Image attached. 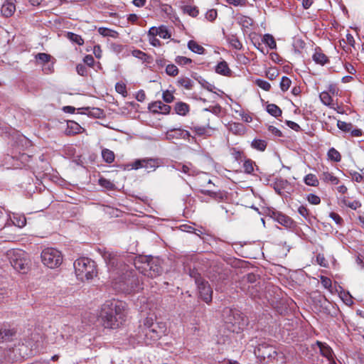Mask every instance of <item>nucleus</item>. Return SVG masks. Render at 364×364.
Returning <instances> with one entry per match:
<instances>
[{"label":"nucleus","mask_w":364,"mask_h":364,"mask_svg":"<svg viewBox=\"0 0 364 364\" xmlns=\"http://www.w3.org/2000/svg\"><path fill=\"white\" fill-rule=\"evenodd\" d=\"M125 303L119 300L106 301L101 307L100 317L105 328H117L124 321Z\"/></svg>","instance_id":"f257e3e1"},{"label":"nucleus","mask_w":364,"mask_h":364,"mask_svg":"<svg viewBox=\"0 0 364 364\" xmlns=\"http://www.w3.org/2000/svg\"><path fill=\"white\" fill-rule=\"evenodd\" d=\"M166 324L162 321H154L151 318H146L143 333H144V342L146 345H151L166 334Z\"/></svg>","instance_id":"f03ea898"},{"label":"nucleus","mask_w":364,"mask_h":364,"mask_svg":"<svg viewBox=\"0 0 364 364\" xmlns=\"http://www.w3.org/2000/svg\"><path fill=\"white\" fill-rule=\"evenodd\" d=\"M73 266L77 279L82 282L92 280L97 274L96 263L90 258H79Z\"/></svg>","instance_id":"7ed1b4c3"},{"label":"nucleus","mask_w":364,"mask_h":364,"mask_svg":"<svg viewBox=\"0 0 364 364\" xmlns=\"http://www.w3.org/2000/svg\"><path fill=\"white\" fill-rule=\"evenodd\" d=\"M134 264L141 273L151 277L161 274L163 271L159 259L154 258L150 256H139L136 257Z\"/></svg>","instance_id":"20e7f679"},{"label":"nucleus","mask_w":364,"mask_h":364,"mask_svg":"<svg viewBox=\"0 0 364 364\" xmlns=\"http://www.w3.org/2000/svg\"><path fill=\"white\" fill-rule=\"evenodd\" d=\"M223 319L227 328L233 333H240L248 323V319L237 309L226 308L223 311Z\"/></svg>","instance_id":"39448f33"},{"label":"nucleus","mask_w":364,"mask_h":364,"mask_svg":"<svg viewBox=\"0 0 364 364\" xmlns=\"http://www.w3.org/2000/svg\"><path fill=\"white\" fill-rule=\"evenodd\" d=\"M190 277L195 281L199 297L206 304H210L213 299V289L208 282L202 277L200 274L195 269L190 271Z\"/></svg>","instance_id":"423d86ee"},{"label":"nucleus","mask_w":364,"mask_h":364,"mask_svg":"<svg viewBox=\"0 0 364 364\" xmlns=\"http://www.w3.org/2000/svg\"><path fill=\"white\" fill-rule=\"evenodd\" d=\"M41 257L44 265L51 269L59 267L63 262L61 252L52 247L43 250L41 252Z\"/></svg>","instance_id":"0eeeda50"},{"label":"nucleus","mask_w":364,"mask_h":364,"mask_svg":"<svg viewBox=\"0 0 364 364\" xmlns=\"http://www.w3.org/2000/svg\"><path fill=\"white\" fill-rule=\"evenodd\" d=\"M254 353L260 360H264L266 358L272 360L277 355V352L274 346L266 342L259 343L254 350Z\"/></svg>","instance_id":"6e6552de"},{"label":"nucleus","mask_w":364,"mask_h":364,"mask_svg":"<svg viewBox=\"0 0 364 364\" xmlns=\"http://www.w3.org/2000/svg\"><path fill=\"white\" fill-rule=\"evenodd\" d=\"M101 254L110 271H116V273L118 274L119 272L117 270L119 269V266L123 267L122 271L125 270L126 266L122 264V259L117 253L108 250H104Z\"/></svg>","instance_id":"1a4fd4ad"},{"label":"nucleus","mask_w":364,"mask_h":364,"mask_svg":"<svg viewBox=\"0 0 364 364\" xmlns=\"http://www.w3.org/2000/svg\"><path fill=\"white\" fill-rule=\"evenodd\" d=\"M9 261L14 269L18 272H25L27 269L28 262L23 251H14L9 255Z\"/></svg>","instance_id":"9d476101"},{"label":"nucleus","mask_w":364,"mask_h":364,"mask_svg":"<svg viewBox=\"0 0 364 364\" xmlns=\"http://www.w3.org/2000/svg\"><path fill=\"white\" fill-rule=\"evenodd\" d=\"M268 215L274 220L287 228H293L295 227V223L294 220L290 217L281 212L274 210H269Z\"/></svg>","instance_id":"9b49d317"},{"label":"nucleus","mask_w":364,"mask_h":364,"mask_svg":"<svg viewBox=\"0 0 364 364\" xmlns=\"http://www.w3.org/2000/svg\"><path fill=\"white\" fill-rule=\"evenodd\" d=\"M173 168L187 176H193L198 175L200 171L190 162L186 164L176 163Z\"/></svg>","instance_id":"f8f14e48"},{"label":"nucleus","mask_w":364,"mask_h":364,"mask_svg":"<svg viewBox=\"0 0 364 364\" xmlns=\"http://www.w3.org/2000/svg\"><path fill=\"white\" fill-rule=\"evenodd\" d=\"M148 109L154 114H167L171 111V107L161 101H156L149 105Z\"/></svg>","instance_id":"ddd939ff"},{"label":"nucleus","mask_w":364,"mask_h":364,"mask_svg":"<svg viewBox=\"0 0 364 364\" xmlns=\"http://www.w3.org/2000/svg\"><path fill=\"white\" fill-rule=\"evenodd\" d=\"M16 1L15 0H6L4 4L1 6V14L6 17L9 18L13 16L16 11Z\"/></svg>","instance_id":"4468645a"},{"label":"nucleus","mask_w":364,"mask_h":364,"mask_svg":"<svg viewBox=\"0 0 364 364\" xmlns=\"http://www.w3.org/2000/svg\"><path fill=\"white\" fill-rule=\"evenodd\" d=\"M190 136V132L182 129H172L167 132V137L168 139H188Z\"/></svg>","instance_id":"2eb2a0df"},{"label":"nucleus","mask_w":364,"mask_h":364,"mask_svg":"<svg viewBox=\"0 0 364 364\" xmlns=\"http://www.w3.org/2000/svg\"><path fill=\"white\" fill-rule=\"evenodd\" d=\"M78 109L81 110L80 113L86 114L88 116H92L95 118H100L103 115V111L100 108L82 107Z\"/></svg>","instance_id":"dca6fc26"},{"label":"nucleus","mask_w":364,"mask_h":364,"mask_svg":"<svg viewBox=\"0 0 364 364\" xmlns=\"http://www.w3.org/2000/svg\"><path fill=\"white\" fill-rule=\"evenodd\" d=\"M15 335L16 332L14 330L0 328V343L11 341Z\"/></svg>","instance_id":"f3484780"},{"label":"nucleus","mask_w":364,"mask_h":364,"mask_svg":"<svg viewBox=\"0 0 364 364\" xmlns=\"http://www.w3.org/2000/svg\"><path fill=\"white\" fill-rule=\"evenodd\" d=\"M228 129L234 134L242 135L245 132V127L243 124L239 122H232L228 124Z\"/></svg>","instance_id":"a211bd4d"},{"label":"nucleus","mask_w":364,"mask_h":364,"mask_svg":"<svg viewBox=\"0 0 364 364\" xmlns=\"http://www.w3.org/2000/svg\"><path fill=\"white\" fill-rule=\"evenodd\" d=\"M312 58L316 63L321 65H323L328 62V57L321 52V49H316Z\"/></svg>","instance_id":"6ab92c4d"},{"label":"nucleus","mask_w":364,"mask_h":364,"mask_svg":"<svg viewBox=\"0 0 364 364\" xmlns=\"http://www.w3.org/2000/svg\"><path fill=\"white\" fill-rule=\"evenodd\" d=\"M215 72L218 74L225 75V76H230L232 71L229 68V66L225 60H223L220 62L216 68H215Z\"/></svg>","instance_id":"aec40b11"},{"label":"nucleus","mask_w":364,"mask_h":364,"mask_svg":"<svg viewBox=\"0 0 364 364\" xmlns=\"http://www.w3.org/2000/svg\"><path fill=\"white\" fill-rule=\"evenodd\" d=\"M258 279V276L255 274H247L245 277H243L242 282L245 283V285L246 284H248V287L247 289V293L250 295H253V292L250 291V285H252V287L253 288V284L257 282Z\"/></svg>","instance_id":"412c9836"},{"label":"nucleus","mask_w":364,"mask_h":364,"mask_svg":"<svg viewBox=\"0 0 364 364\" xmlns=\"http://www.w3.org/2000/svg\"><path fill=\"white\" fill-rule=\"evenodd\" d=\"M176 113L178 115L186 116L190 110L189 105L183 102L176 103L174 107Z\"/></svg>","instance_id":"4be33fe9"},{"label":"nucleus","mask_w":364,"mask_h":364,"mask_svg":"<svg viewBox=\"0 0 364 364\" xmlns=\"http://www.w3.org/2000/svg\"><path fill=\"white\" fill-rule=\"evenodd\" d=\"M316 343L319 347L321 355L329 360L331 359L333 350L331 348V347L326 345V343H321L320 341H317Z\"/></svg>","instance_id":"5701e85b"},{"label":"nucleus","mask_w":364,"mask_h":364,"mask_svg":"<svg viewBox=\"0 0 364 364\" xmlns=\"http://www.w3.org/2000/svg\"><path fill=\"white\" fill-rule=\"evenodd\" d=\"M132 55L134 57L141 60L143 63H150L152 60V58L150 55H149L146 53H145L144 52H143L140 50H137V49L133 50L132 51Z\"/></svg>","instance_id":"b1692460"},{"label":"nucleus","mask_w":364,"mask_h":364,"mask_svg":"<svg viewBox=\"0 0 364 364\" xmlns=\"http://www.w3.org/2000/svg\"><path fill=\"white\" fill-rule=\"evenodd\" d=\"M82 128L79 124L74 121L68 122V127L66 132L68 134H76L81 132Z\"/></svg>","instance_id":"393cba45"},{"label":"nucleus","mask_w":364,"mask_h":364,"mask_svg":"<svg viewBox=\"0 0 364 364\" xmlns=\"http://www.w3.org/2000/svg\"><path fill=\"white\" fill-rule=\"evenodd\" d=\"M287 185L288 181L287 180L283 178H279L274 181L273 184V188L279 195H282V190L284 189Z\"/></svg>","instance_id":"a878e982"},{"label":"nucleus","mask_w":364,"mask_h":364,"mask_svg":"<svg viewBox=\"0 0 364 364\" xmlns=\"http://www.w3.org/2000/svg\"><path fill=\"white\" fill-rule=\"evenodd\" d=\"M188 48L193 53L203 54L205 49L195 41L191 40L188 43Z\"/></svg>","instance_id":"bb28decb"},{"label":"nucleus","mask_w":364,"mask_h":364,"mask_svg":"<svg viewBox=\"0 0 364 364\" xmlns=\"http://www.w3.org/2000/svg\"><path fill=\"white\" fill-rule=\"evenodd\" d=\"M199 192L203 195L208 196L215 200H222L223 198V194L220 191L201 188L199 190Z\"/></svg>","instance_id":"cd10ccee"},{"label":"nucleus","mask_w":364,"mask_h":364,"mask_svg":"<svg viewBox=\"0 0 364 364\" xmlns=\"http://www.w3.org/2000/svg\"><path fill=\"white\" fill-rule=\"evenodd\" d=\"M267 143L265 140L255 139L252 141L251 146L259 151H264L267 148Z\"/></svg>","instance_id":"c85d7f7f"},{"label":"nucleus","mask_w":364,"mask_h":364,"mask_svg":"<svg viewBox=\"0 0 364 364\" xmlns=\"http://www.w3.org/2000/svg\"><path fill=\"white\" fill-rule=\"evenodd\" d=\"M321 178L324 182H330L333 185H336L339 183V179L336 176H333L331 173L327 171L323 172L321 174Z\"/></svg>","instance_id":"c756f323"},{"label":"nucleus","mask_w":364,"mask_h":364,"mask_svg":"<svg viewBox=\"0 0 364 364\" xmlns=\"http://www.w3.org/2000/svg\"><path fill=\"white\" fill-rule=\"evenodd\" d=\"M102 156L103 160L108 164L112 163L115 158L114 152L108 149H104L102 151Z\"/></svg>","instance_id":"7c9ffc66"},{"label":"nucleus","mask_w":364,"mask_h":364,"mask_svg":"<svg viewBox=\"0 0 364 364\" xmlns=\"http://www.w3.org/2000/svg\"><path fill=\"white\" fill-rule=\"evenodd\" d=\"M177 84L186 90H191L193 86V82L187 77H180L177 81Z\"/></svg>","instance_id":"2f4dec72"},{"label":"nucleus","mask_w":364,"mask_h":364,"mask_svg":"<svg viewBox=\"0 0 364 364\" xmlns=\"http://www.w3.org/2000/svg\"><path fill=\"white\" fill-rule=\"evenodd\" d=\"M267 112L273 117H277L282 115V109L274 104H269L267 106Z\"/></svg>","instance_id":"473e14b6"},{"label":"nucleus","mask_w":364,"mask_h":364,"mask_svg":"<svg viewBox=\"0 0 364 364\" xmlns=\"http://www.w3.org/2000/svg\"><path fill=\"white\" fill-rule=\"evenodd\" d=\"M327 156L328 159L334 162H339L341 160V154L333 147L328 150Z\"/></svg>","instance_id":"72a5a7b5"},{"label":"nucleus","mask_w":364,"mask_h":364,"mask_svg":"<svg viewBox=\"0 0 364 364\" xmlns=\"http://www.w3.org/2000/svg\"><path fill=\"white\" fill-rule=\"evenodd\" d=\"M228 41L230 46L236 50H241L242 45L235 35H230L228 37Z\"/></svg>","instance_id":"f704fd0d"},{"label":"nucleus","mask_w":364,"mask_h":364,"mask_svg":"<svg viewBox=\"0 0 364 364\" xmlns=\"http://www.w3.org/2000/svg\"><path fill=\"white\" fill-rule=\"evenodd\" d=\"M304 183L310 186H318V180L316 175L312 173L307 174L304 179Z\"/></svg>","instance_id":"c9c22d12"},{"label":"nucleus","mask_w":364,"mask_h":364,"mask_svg":"<svg viewBox=\"0 0 364 364\" xmlns=\"http://www.w3.org/2000/svg\"><path fill=\"white\" fill-rule=\"evenodd\" d=\"M341 203L344 205H346L353 210H356L357 208H358L361 206V203L359 201H358V200L350 201L346 197H343L341 198Z\"/></svg>","instance_id":"e433bc0d"},{"label":"nucleus","mask_w":364,"mask_h":364,"mask_svg":"<svg viewBox=\"0 0 364 364\" xmlns=\"http://www.w3.org/2000/svg\"><path fill=\"white\" fill-rule=\"evenodd\" d=\"M183 11L184 14H187L192 17H196L199 11L196 6L186 5L183 7Z\"/></svg>","instance_id":"4c0bfd02"},{"label":"nucleus","mask_w":364,"mask_h":364,"mask_svg":"<svg viewBox=\"0 0 364 364\" xmlns=\"http://www.w3.org/2000/svg\"><path fill=\"white\" fill-rule=\"evenodd\" d=\"M262 41L267 45L269 48L274 49L277 47L276 41L274 38V37L269 33L264 34L262 38Z\"/></svg>","instance_id":"58836bf2"},{"label":"nucleus","mask_w":364,"mask_h":364,"mask_svg":"<svg viewBox=\"0 0 364 364\" xmlns=\"http://www.w3.org/2000/svg\"><path fill=\"white\" fill-rule=\"evenodd\" d=\"M319 97L323 104L326 106L331 107L332 105L333 98L328 92L323 91L320 93Z\"/></svg>","instance_id":"ea45409f"},{"label":"nucleus","mask_w":364,"mask_h":364,"mask_svg":"<svg viewBox=\"0 0 364 364\" xmlns=\"http://www.w3.org/2000/svg\"><path fill=\"white\" fill-rule=\"evenodd\" d=\"M67 37L70 41L77 43L79 46H82L84 43V40L82 39V38L80 35H77L76 33L68 32Z\"/></svg>","instance_id":"a19ab883"},{"label":"nucleus","mask_w":364,"mask_h":364,"mask_svg":"<svg viewBox=\"0 0 364 364\" xmlns=\"http://www.w3.org/2000/svg\"><path fill=\"white\" fill-rule=\"evenodd\" d=\"M98 32L100 35L103 36H110L115 38L117 35V32H116L115 31L105 27L99 28Z\"/></svg>","instance_id":"79ce46f5"},{"label":"nucleus","mask_w":364,"mask_h":364,"mask_svg":"<svg viewBox=\"0 0 364 364\" xmlns=\"http://www.w3.org/2000/svg\"><path fill=\"white\" fill-rule=\"evenodd\" d=\"M337 127L339 129L345 132H349L353 129V124L351 123H347L341 120L337 122Z\"/></svg>","instance_id":"37998d69"},{"label":"nucleus","mask_w":364,"mask_h":364,"mask_svg":"<svg viewBox=\"0 0 364 364\" xmlns=\"http://www.w3.org/2000/svg\"><path fill=\"white\" fill-rule=\"evenodd\" d=\"M166 73L171 77H175L178 74V68L173 64H168L166 67Z\"/></svg>","instance_id":"c03bdc74"},{"label":"nucleus","mask_w":364,"mask_h":364,"mask_svg":"<svg viewBox=\"0 0 364 364\" xmlns=\"http://www.w3.org/2000/svg\"><path fill=\"white\" fill-rule=\"evenodd\" d=\"M99 184L108 190H113L114 188V184L111 182L109 180H107L104 178H100L99 179Z\"/></svg>","instance_id":"a18cd8bd"},{"label":"nucleus","mask_w":364,"mask_h":364,"mask_svg":"<svg viewBox=\"0 0 364 364\" xmlns=\"http://www.w3.org/2000/svg\"><path fill=\"white\" fill-rule=\"evenodd\" d=\"M291 81L289 77H287L286 76L282 77V80L280 82L281 90L283 92L287 91L291 85Z\"/></svg>","instance_id":"49530a36"},{"label":"nucleus","mask_w":364,"mask_h":364,"mask_svg":"<svg viewBox=\"0 0 364 364\" xmlns=\"http://www.w3.org/2000/svg\"><path fill=\"white\" fill-rule=\"evenodd\" d=\"M145 163L143 164V168L146 169L154 170L157 166L156 161L152 159H144Z\"/></svg>","instance_id":"de8ad7c7"},{"label":"nucleus","mask_w":364,"mask_h":364,"mask_svg":"<svg viewBox=\"0 0 364 364\" xmlns=\"http://www.w3.org/2000/svg\"><path fill=\"white\" fill-rule=\"evenodd\" d=\"M256 85L265 91H269L271 88V85L264 80L257 79L255 81Z\"/></svg>","instance_id":"09e8293b"},{"label":"nucleus","mask_w":364,"mask_h":364,"mask_svg":"<svg viewBox=\"0 0 364 364\" xmlns=\"http://www.w3.org/2000/svg\"><path fill=\"white\" fill-rule=\"evenodd\" d=\"M239 23L240 25H242V26L248 28L249 26L252 25L253 20L248 16H243L240 18Z\"/></svg>","instance_id":"8fccbe9b"},{"label":"nucleus","mask_w":364,"mask_h":364,"mask_svg":"<svg viewBox=\"0 0 364 364\" xmlns=\"http://www.w3.org/2000/svg\"><path fill=\"white\" fill-rule=\"evenodd\" d=\"M175 62L179 65H184L192 63V60L184 56H177Z\"/></svg>","instance_id":"3c124183"},{"label":"nucleus","mask_w":364,"mask_h":364,"mask_svg":"<svg viewBox=\"0 0 364 364\" xmlns=\"http://www.w3.org/2000/svg\"><path fill=\"white\" fill-rule=\"evenodd\" d=\"M162 98L164 101L166 103H171L175 99L173 95L168 90L164 91Z\"/></svg>","instance_id":"603ef678"},{"label":"nucleus","mask_w":364,"mask_h":364,"mask_svg":"<svg viewBox=\"0 0 364 364\" xmlns=\"http://www.w3.org/2000/svg\"><path fill=\"white\" fill-rule=\"evenodd\" d=\"M13 223L15 225L18 226V228H23L26 224V219L24 216L19 218L14 217Z\"/></svg>","instance_id":"864d4df0"},{"label":"nucleus","mask_w":364,"mask_h":364,"mask_svg":"<svg viewBox=\"0 0 364 364\" xmlns=\"http://www.w3.org/2000/svg\"><path fill=\"white\" fill-rule=\"evenodd\" d=\"M218 13L215 9H210L205 14V18L209 21H213L217 18Z\"/></svg>","instance_id":"5fc2aeb1"},{"label":"nucleus","mask_w":364,"mask_h":364,"mask_svg":"<svg viewBox=\"0 0 364 364\" xmlns=\"http://www.w3.org/2000/svg\"><path fill=\"white\" fill-rule=\"evenodd\" d=\"M192 129L199 136H210V134H207L208 132L205 127L196 126L192 128Z\"/></svg>","instance_id":"6e6d98bb"},{"label":"nucleus","mask_w":364,"mask_h":364,"mask_svg":"<svg viewBox=\"0 0 364 364\" xmlns=\"http://www.w3.org/2000/svg\"><path fill=\"white\" fill-rule=\"evenodd\" d=\"M307 200L310 203L313 205H318L321 203L320 198L318 196L313 193H310L307 196Z\"/></svg>","instance_id":"4d7b16f0"},{"label":"nucleus","mask_w":364,"mask_h":364,"mask_svg":"<svg viewBox=\"0 0 364 364\" xmlns=\"http://www.w3.org/2000/svg\"><path fill=\"white\" fill-rule=\"evenodd\" d=\"M321 283L323 285V287L327 289H330L332 286L331 279L325 276L321 277Z\"/></svg>","instance_id":"13d9d810"},{"label":"nucleus","mask_w":364,"mask_h":364,"mask_svg":"<svg viewBox=\"0 0 364 364\" xmlns=\"http://www.w3.org/2000/svg\"><path fill=\"white\" fill-rule=\"evenodd\" d=\"M36 58L42 63H48L50 59V55L45 53H40L36 55Z\"/></svg>","instance_id":"bf43d9fd"},{"label":"nucleus","mask_w":364,"mask_h":364,"mask_svg":"<svg viewBox=\"0 0 364 364\" xmlns=\"http://www.w3.org/2000/svg\"><path fill=\"white\" fill-rule=\"evenodd\" d=\"M76 71L81 76H86L87 75V68L83 64L77 65Z\"/></svg>","instance_id":"052dcab7"},{"label":"nucleus","mask_w":364,"mask_h":364,"mask_svg":"<svg viewBox=\"0 0 364 364\" xmlns=\"http://www.w3.org/2000/svg\"><path fill=\"white\" fill-rule=\"evenodd\" d=\"M329 216L337 225H341L343 223V218L338 213L331 212Z\"/></svg>","instance_id":"680f3d73"},{"label":"nucleus","mask_w":364,"mask_h":364,"mask_svg":"<svg viewBox=\"0 0 364 364\" xmlns=\"http://www.w3.org/2000/svg\"><path fill=\"white\" fill-rule=\"evenodd\" d=\"M316 262L321 267H326L328 266V262L323 255L318 254L316 255Z\"/></svg>","instance_id":"e2e57ef3"},{"label":"nucleus","mask_w":364,"mask_h":364,"mask_svg":"<svg viewBox=\"0 0 364 364\" xmlns=\"http://www.w3.org/2000/svg\"><path fill=\"white\" fill-rule=\"evenodd\" d=\"M279 75V72L276 69H269L266 73V76L270 80H274Z\"/></svg>","instance_id":"0e129e2a"},{"label":"nucleus","mask_w":364,"mask_h":364,"mask_svg":"<svg viewBox=\"0 0 364 364\" xmlns=\"http://www.w3.org/2000/svg\"><path fill=\"white\" fill-rule=\"evenodd\" d=\"M161 11L168 16H171L173 13V8L171 6L166 4H162L161 5Z\"/></svg>","instance_id":"69168bd1"},{"label":"nucleus","mask_w":364,"mask_h":364,"mask_svg":"<svg viewBox=\"0 0 364 364\" xmlns=\"http://www.w3.org/2000/svg\"><path fill=\"white\" fill-rule=\"evenodd\" d=\"M245 171L247 173H251L254 171L252 161L251 160H247L243 164Z\"/></svg>","instance_id":"338daca9"},{"label":"nucleus","mask_w":364,"mask_h":364,"mask_svg":"<svg viewBox=\"0 0 364 364\" xmlns=\"http://www.w3.org/2000/svg\"><path fill=\"white\" fill-rule=\"evenodd\" d=\"M350 175L354 181L358 183L364 182V176L361 175L358 172L353 171L350 173Z\"/></svg>","instance_id":"774afa93"}]
</instances>
